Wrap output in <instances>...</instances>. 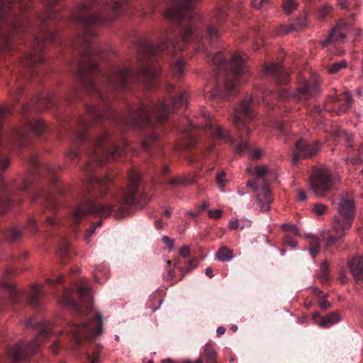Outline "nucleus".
I'll return each instance as SVG.
<instances>
[{"instance_id":"nucleus-20","label":"nucleus","mask_w":363,"mask_h":363,"mask_svg":"<svg viewBox=\"0 0 363 363\" xmlns=\"http://www.w3.org/2000/svg\"><path fill=\"white\" fill-rule=\"evenodd\" d=\"M320 92V84L317 79L306 81L298 86L296 92L291 96L296 101L304 102L315 97Z\"/></svg>"},{"instance_id":"nucleus-34","label":"nucleus","mask_w":363,"mask_h":363,"mask_svg":"<svg viewBox=\"0 0 363 363\" xmlns=\"http://www.w3.org/2000/svg\"><path fill=\"white\" fill-rule=\"evenodd\" d=\"M255 174L256 182H259L261 183V180H263L264 184H267L265 180L268 177L269 170L266 166L257 167L255 170Z\"/></svg>"},{"instance_id":"nucleus-2","label":"nucleus","mask_w":363,"mask_h":363,"mask_svg":"<svg viewBox=\"0 0 363 363\" xmlns=\"http://www.w3.org/2000/svg\"><path fill=\"white\" fill-rule=\"evenodd\" d=\"M140 177L135 171L129 173V185L123 196L116 201L113 206L109 203L101 204L97 203L90 195V190H86L82 196V201L77 209L73 212L71 220L73 224H78L82 218L89 215H99L106 218L113 213L116 218H123L129 213L130 207L135 204V195L137 192Z\"/></svg>"},{"instance_id":"nucleus-55","label":"nucleus","mask_w":363,"mask_h":363,"mask_svg":"<svg viewBox=\"0 0 363 363\" xmlns=\"http://www.w3.org/2000/svg\"><path fill=\"white\" fill-rule=\"evenodd\" d=\"M21 232L15 228H12L10 231L9 236L12 240H16L18 239L21 237Z\"/></svg>"},{"instance_id":"nucleus-44","label":"nucleus","mask_w":363,"mask_h":363,"mask_svg":"<svg viewBox=\"0 0 363 363\" xmlns=\"http://www.w3.org/2000/svg\"><path fill=\"white\" fill-rule=\"evenodd\" d=\"M225 178H226V174L223 172L217 174L216 183H217L218 188L220 189V190L221 191H224L225 182V179H226Z\"/></svg>"},{"instance_id":"nucleus-29","label":"nucleus","mask_w":363,"mask_h":363,"mask_svg":"<svg viewBox=\"0 0 363 363\" xmlns=\"http://www.w3.org/2000/svg\"><path fill=\"white\" fill-rule=\"evenodd\" d=\"M41 295V287L38 284L33 285L28 297L29 303L33 306H38L39 305Z\"/></svg>"},{"instance_id":"nucleus-33","label":"nucleus","mask_w":363,"mask_h":363,"mask_svg":"<svg viewBox=\"0 0 363 363\" xmlns=\"http://www.w3.org/2000/svg\"><path fill=\"white\" fill-rule=\"evenodd\" d=\"M185 66V62L183 58H178L172 65V72L176 77H180L183 72Z\"/></svg>"},{"instance_id":"nucleus-25","label":"nucleus","mask_w":363,"mask_h":363,"mask_svg":"<svg viewBox=\"0 0 363 363\" xmlns=\"http://www.w3.org/2000/svg\"><path fill=\"white\" fill-rule=\"evenodd\" d=\"M356 283L363 284V255L354 257L347 262Z\"/></svg>"},{"instance_id":"nucleus-53","label":"nucleus","mask_w":363,"mask_h":363,"mask_svg":"<svg viewBox=\"0 0 363 363\" xmlns=\"http://www.w3.org/2000/svg\"><path fill=\"white\" fill-rule=\"evenodd\" d=\"M208 216L211 218L218 219L219 218H220V216L222 215V211L219 210V209L210 210V211H208Z\"/></svg>"},{"instance_id":"nucleus-38","label":"nucleus","mask_w":363,"mask_h":363,"mask_svg":"<svg viewBox=\"0 0 363 363\" xmlns=\"http://www.w3.org/2000/svg\"><path fill=\"white\" fill-rule=\"evenodd\" d=\"M194 180L189 177H180V178H174L171 180H169L167 182V184L169 185H175V184H180V185H191L194 183Z\"/></svg>"},{"instance_id":"nucleus-7","label":"nucleus","mask_w":363,"mask_h":363,"mask_svg":"<svg viewBox=\"0 0 363 363\" xmlns=\"http://www.w3.org/2000/svg\"><path fill=\"white\" fill-rule=\"evenodd\" d=\"M158 74V70L150 62H142L140 71H135L128 68H121L118 70H113L106 77V86H110L111 89L118 88H125L128 81L130 78H134L139 81H146L154 79Z\"/></svg>"},{"instance_id":"nucleus-17","label":"nucleus","mask_w":363,"mask_h":363,"mask_svg":"<svg viewBox=\"0 0 363 363\" xmlns=\"http://www.w3.org/2000/svg\"><path fill=\"white\" fill-rule=\"evenodd\" d=\"M225 5H219L211 13L210 23L207 27L206 36L211 43H214L219 37L220 30L219 26L225 21L227 12L225 10Z\"/></svg>"},{"instance_id":"nucleus-1","label":"nucleus","mask_w":363,"mask_h":363,"mask_svg":"<svg viewBox=\"0 0 363 363\" xmlns=\"http://www.w3.org/2000/svg\"><path fill=\"white\" fill-rule=\"evenodd\" d=\"M112 5L103 4L98 0H84L73 11L70 16L72 21L83 26L82 36L74 43L78 47L82 55L79 67V77L87 91H93L102 99L105 97L101 92V88L96 84L92 78L88 77L89 72L96 70L97 65L93 59L98 52L96 45L89 41V38L96 34L95 27L113 21L117 17V11L122 9L126 0H111Z\"/></svg>"},{"instance_id":"nucleus-19","label":"nucleus","mask_w":363,"mask_h":363,"mask_svg":"<svg viewBox=\"0 0 363 363\" xmlns=\"http://www.w3.org/2000/svg\"><path fill=\"white\" fill-rule=\"evenodd\" d=\"M247 186L250 188H254L255 191H257V201L260 205V211L262 212H267L269 211V205L272 202L271 199V190L269 188L268 184H263L260 186L259 182L247 181L246 183Z\"/></svg>"},{"instance_id":"nucleus-32","label":"nucleus","mask_w":363,"mask_h":363,"mask_svg":"<svg viewBox=\"0 0 363 363\" xmlns=\"http://www.w3.org/2000/svg\"><path fill=\"white\" fill-rule=\"evenodd\" d=\"M216 256L220 262H228L233 258V251L226 247H223L218 250Z\"/></svg>"},{"instance_id":"nucleus-49","label":"nucleus","mask_w":363,"mask_h":363,"mask_svg":"<svg viewBox=\"0 0 363 363\" xmlns=\"http://www.w3.org/2000/svg\"><path fill=\"white\" fill-rule=\"evenodd\" d=\"M10 165V160L6 157H0V169H6ZM2 180V176L0 174V182Z\"/></svg>"},{"instance_id":"nucleus-37","label":"nucleus","mask_w":363,"mask_h":363,"mask_svg":"<svg viewBox=\"0 0 363 363\" xmlns=\"http://www.w3.org/2000/svg\"><path fill=\"white\" fill-rule=\"evenodd\" d=\"M337 137L340 141H345L348 146H351V142L352 141V135L346 130L339 129L336 130Z\"/></svg>"},{"instance_id":"nucleus-8","label":"nucleus","mask_w":363,"mask_h":363,"mask_svg":"<svg viewBox=\"0 0 363 363\" xmlns=\"http://www.w3.org/2000/svg\"><path fill=\"white\" fill-rule=\"evenodd\" d=\"M121 152L109 135L104 133L92 142L87 152L89 164L86 167V170L91 171V163L101 166L106 162L118 157Z\"/></svg>"},{"instance_id":"nucleus-39","label":"nucleus","mask_w":363,"mask_h":363,"mask_svg":"<svg viewBox=\"0 0 363 363\" xmlns=\"http://www.w3.org/2000/svg\"><path fill=\"white\" fill-rule=\"evenodd\" d=\"M320 274L319 279L322 283H327L330 280V274L328 272V264L327 262H323L320 266Z\"/></svg>"},{"instance_id":"nucleus-12","label":"nucleus","mask_w":363,"mask_h":363,"mask_svg":"<svg viewBox=\"0 0 363 363\" xmlns=\"http://www.w3.org/2000/svg\"><path fill=\"white\" fill-rule=\"evenodd\" d=\"M340 180V177L333 174L330 169L322 167L313 174L310 182V189L317 196H325L332 189L333 185Z\"/></svg>"},{"instance_id":"nucleus-45","label":"nucleus","mask_w":363,"mask_h":363,"mask_svg":"<svg viewBox=\"0 0 363 363\" xmlns=\"http://www.w3.org/2000/svg\"><path fill=\"white\" fill-rule=\"evenodd\" d=\"M327 209V206L322 204V203H315L313 205V207L312 208V211L313 213L316 216H322L325 213V211Z\"/></svg>"},{"instance_id":"nucleus-42","label":"nucleus","mask_w":363,"mask_h":363,"mask_svg":"<svg viewBox=\"0 0 363 363\" xmlns=\"http://www.w3.org/2000/svg\"><path fill=\"white\" fill-rule=\"evenodd\" d=\"M347 63L345 60H341L338 62L333 63L328 69V72L330 74H336L340 69L346 67Z\"/></svg>"},{"instance_id":"nucleus-11","label":"nucleus","mask_w":363,"mask_h":363,"mask_svg":"<svg viewBox=\"0 0 363 363\" xmlns=\"http://www.w3.org/2000/svg\"><path fill=\"white\" fill-rule=\"evenodd\" d=\"M27 325L39 330L38 336L36 339L29 344L19 343L16 345L9 352V358L13 361L23 360L28 356L34 354L39 347L38 340L46 337L50 333L49 327L44 322H34L30 320L28 321Z\"/></svg>"},{"instance_id":"nucleus-6","label":"nucleus","mask_w":363,"mask_h":363,"mask_svg":"<svg viewBox=\"0 0 363 363\" xmlns=\"http://www.w3.org/2000/svg\"><path fill=\"white\" fill-rule=\"evenodd\" d=\"M198 0H173L171 6L167 9L165 17L174 22L186 21V25L181 31L183 43H187L196 38V23L194 19L196 16L194 11Z\"/></svg>"},{"instance_id":"nucleus-51","label":"nucleus","mask_w":363,"mask_h":363,"mask_svg":"<svg viewBox=\"0 0 363 363\" xmlns=\"http://www.w3.org/2000/svg\"><path fill=\"white\" fill-rule=\"evenodd\" d=\"M163 242L168 247L169 250L172 251L174 248V241L167 235H164L162 238Z\"/></svg>"},{"instance_id":"nucleus-16","label":"nucleus","mask_w":363,"mask_h":363,"mask_svg":"<svg viewBox=\"0 0 363 363\" xmlns=\"http://www.w3.org/2000/svg\"><path fill=\"white\" fill-rule=\"evenodd\" d=\"M110 114L109 108L106 105L101 107L91 106L87 108V116L82 118L79 124V130L77 133L79 140H82L85 137L84 129L89 126L94 121L108 117Z\"/></svg>"},{"instance_id":"nucleus-30","label":"nucleus","mask_w":363,"mask_h":363,"mask_svg":"<svg viewBox=\"0 0 363 363\" xmlns=\"http://www.w3.org/2000/svg\"><path fill=\"white\" fill-rule=\"evenodd\" d=\"M77 291L79 296L87 301L86 308H91V294L89 287L86 284L81 283L77 286Z\"/></svg>"},{"instance_id":"nucleus-10","label":"nucleus","mask_w":363,"mask_h":363,"mask_svg":"<svg viewBox=\"0 0 363 363\" xmlns=\"http://www.w3.org/2000/svg\"><path fill=\"white\" fill-rule=\"evenodd\" d=\"M18 4L21 6L19 0H0V23H7L13 30H17L20 25V21L13 12V9ZM11 44L10 31L1 28L0 29V48L4 50L10 48Z\"/></svg>"},{"instance_id":"nucleus-56","label":"nucleus","mask_w":363,"mask_h":363,"mask_svg":"<svg viewBox=\"0 0 363 363\" xmlns=\"http://www.w3.org/2000/svg\"><path fill=\"white\" fill-rule=\"evenodd\" d=\"M348 160L353 164H357L359 162H363V146L359 150V157L350 158V159H348Z\"/></svg>"},{"instance_id":"nucleus-5","label":"nucleus","mask_w":363,"mask_h":363,"mask_svg":"<svg viewBox=\"0 0 363 363\" xmlns=\"http://www.w3.org/2000/svg\"><path fill=\"white\" fill-rule=\"evenodd\" d=\"M337 211L338 214L334 216L332 228L325 238L327 247L341 240L351 228L354 218L353 198L347 194L342 195Z\"/></svg>"},{"instance_id":"nucleus-61","label":"nucleus","mask_w":363,"mask_h":363,"mask_svg":"<svg viewBox=\"0 0 363 363\" xmlns=\"http://www.w3.org/2000/svg\"><path fill=\"white\" fill-rule=\"evenodd\" d=\"M275 128L281 133H285L286 124H284L283 122L277 121L276 123Z\"/></svg>"},{"instance_id":"nucleus-46","label":"nucleus","mask_w":363,"mask_h":363,"mask_svg":"<svg viewBox=\"0 0 363 363\" xmlns=\"http://www.w3.org/2000/svg\"><path fill=\"white\" fill-rule=\"evenodd\" d=\"M102 224L101 220L97 221L93 226H91L87 231V233L85 236V240L86 242H90L91 235L94 233V231L96 228L100 227Z\"/></svg>"},{"instance_id":"nucleus-60","label":"nucleus","mask_w":363,"mask_h":363,"mask_svg":"<svg viewBox=\"0 0 363 363\" xmlns=\"http://www.w3.org/2000/svg\"><path fill=\"white\" fill-rule=\"evenodd\" d=\"M180 255L183 257H186L189 255L190 249L187 246H183L179 250Z\"/></svg>"},{"instance_id":"nucleus-31","label":"nucleus","mask_w":363,"mask_h":363,"mask_svg":"<svg viewBox=\"0 0 363 363\" xmlns=\"http://www.w3.org/2000/svg\"><path fill=\"white\" fill-rule=\"evenodd\" d=\"M108 182L109 179L107 178H98L96 177L89 178L90 185L94 189H98L101 194H102L104 189H106Z\"/></svg>"},{"instance_id":"nucleus-59","label":"nucleus","mask_w":363,"mask_h":363,"mask_svg":"<svg viewBox=\"0 0 363 363\" xmlns=\"http://www.w3.org/2000/svg\"><path fill=\"white\" fill-rule=\"evenodd\" d=\"M166 264H167L166 270L167 272V274L164 277V278L166 279H171L172 277V276H173L172 272V264H171V262L169 260H167L166 262Z\"/></svg>"},{"instance_id":"nucleus-21","label":"nucleus","mask_w":363,"mask_h":363,"mask_svg":"<svg viewBox=\"0 0 363 363\" xmlns=\"http://www.w3.org/2000/svg\"><path fill=\"white\" fill-rule=\"evenodd\" d=\"M30 181L28 179H24L23 184L16 188L13 184H9L6 189L0 195V213L6 212L12 205L11 200V196L14 198L16 189L26 191L28 190Z\"/></svg>"},{"instance_id":"nucleus-58","label":"nucleus","mask_w":363,"mask_h":363,"mask_svg":"<svg viewBox=\"0 0 363 363\" xmlns=\"http://www.w3.org/2000/svg\"><path fill=\"white\" fill-rule=\"evenodd\" d=\"M79 156V152L76 149L69 150L67 154V158L70 160H74Z\"/></svg>"},{"instance_id":"nucleus-15","label":"nucleus","mask_w":363,"mask_h":363,"mask_svg":"<svg viewBox=\"0 0 363 363\" xmlns=\"http://www.w3.org/2000/svg\"><path fill=\"white\" fill-rule=\"evenodd\" d=\"M251 97L242 100L234 110L233 123L240 134H246L250 135L251 128L246 121H250L253 118L251 111L250 103Z\"/></svg>"},{"instance_id":"nucleus-43","label":"nucleus","mask_w":363,"mask_h":363,"mask_svg":"<svg viewBox=\"0 0 363 363\" xmlns=\"http://www.w3.org/2000/svg\"><path fill=\"white\" fill-rule=\"evenodd\" d=\"M63 298V304L72 306L77 310H80L79 306L74 303V300L71 297V292L69 290H65Z\"/></svg>"},{"instance_id":"nucleus-40","label":"nucleus","mask_w":363,"mask_h":363,"mask_svg":"<svg viewBox=\"0 0 363 363\" xmlns=\"http://www.w3.org/2000/svg\"><path fill=\"white\" fill-rule=\"evenodd\" d=\"M298 4L295 0H284L282 8L285 13L290 14L296 9Z\"/></svg>"},{"instance_id":"nucleus-4","label":"nucleus","mask_w":363,"mask_h":363,"mask_svg":"<svg viewBox=\"0 0 363 363\" xmlns=\"http://www.w3.org/2000/svg\"><path fill=\"white\" fill-rule=\"evenodd\" d=\"M186 96L182 94L171 102L162 101L157 106H145L141 105L137 110L130 113L129 118L123 123L128 125H148L151 124L150 116L162 122L175 108L186 106Z\"/></svg>"},{"instance_id":"nucleus-14","label":"nucleus","mask_w":363,"mask_h":363,"mask_svg":"<svg viewBox=\"0 0 363 363\" xmlns=\"http://www.w3.org/2000/svg\"><path fill=\"white\" fill-rule=\"evenodd\" d=\"M175 45L170 38L163 40L157 47H152L145 38H140L136 45L137 57L139 60H149L156 54L167 51L170 53Z\"/></svg>"},{"instance_id":"nucleus-26","label":"nucleus","mask_w":363,"mask_h":363,"mask_svg":"<svg viewBox=\"0 0 363 363\" xmlns=\"http://www.w3.org/2000/svg\"><path fill=\"white\" fill-rule=\"evenodd\" d=\"M307 26V18L305 14L301 16L296 21L295 24H291L288 26H281L280 27L279 30L278 31V34L281 33H289L290 32L298 30L303 29L306 28Z\"/></svg>"},{"instance_id":"nucleus-23","label":"nucleus","mask_w":363,"mask_h":363,"mask_svg":"<svg viewBox=\"0 0 363 363\" xmlns=\"http://www.w3.org/2000/svg\"><path fill=\"white\" fill-rule=\"evenodd\" d=\"M350 28L349 24L345 21H341L330 31L328 38L322 41L323 46H327L329 43H337L342 42L345 35H348Z\"/></svg>"},{"instance_id":"nucleus-36","label":"nucleus","mask_w":363,"mask_h":363,"mask_svg":"<svg viewBox=\"0 0 363 363\" xmlns=\"http://www.w3.org/2000/svg\"><path fill=\"white\" fill-rule=\"evenodd\" d=\"M29 127L35 134H40L45 128V123L40 119H35L29 122Z\"/></svg>"},{"instance_id":"nucleus-22","label":"nucleus","mask_w":363,"mask_h":363,"mask_svg":"<svg viewBox=\"0 0 363 363\" xmlns=\"http://www.w3.org/2000/svg\"><path fill=\"white\" fill-rule=\"evenodd\" d=\"M319 150L317 143L311 144L306 143L303 140H299L296 143V150L294 153L292 162L296 164L299 159L308 158L315 155Z\"/></svg>"},{"instance_id":"nucleus-13","label":"nucleus","mask_w":363,"mask_h":363,"mask_svg":"<svg viewBox=\"0 0 363 363\" xmlns=\"http://www.w3.org/2000/svg\"><path fill=\"white\" fill-rule=\"evenodd\" d=\"M55 38V33L51 31H47L42 26L40 33L34 39L33 45L29 53L22 60L21 64L24 67L31 68L34 65L43 62V58L41 51L44 45L49 40H52Z\"/></svg>"},{"instance_id":"nucleus-62","label":"nucleus","mask_w":363,"mask_h":363,"mask_svg":"<svg viewBox=\"0 0 363 363\" xmlns=\"http://www.w3.org/2000/svg\"><path fill=\"white\" fill-rule=\"evenodd\" d=\"M320 247L319 240L316 238H311L309 241V247Z\"/></svg>"},{"instance_id":"nucleus-41","label":"nucleus","mask_w":363,"mask_h":363,"mask_svg":"<svg viewBox=\"0 0 363 363\" xmlns=\"http://www.w3.org/2000/svg\"><path fill=\"white\" fill-rule=\"evenodd\" d=\"M0 284L4 289H6L9 293V295H10L11 298H12V300L13 301H16V300L14 298V297H13V296L16 293V286L12 283H11L10 281H9L7 280L1 281Z\"/></svg>"},{"instance_id":"nucleus-35","label":"nucleus","mask_w":363,"mask_h":363,"mask_svg":"<svg viewBox=\"0 0 363 363\" xmlns=\"http://www.w3.org/2000/svg\"><path fill=\"white\" fill-rule=\"evenodd\" d=\"M344 96L346 100V102L340 105L338 108L335 111L337 114H342L347 111L349 110V108L351 107L352 104V99L350 94L348 91L344 92Z\"/></svg>"},{"instance_id":"nucleus-9","label":"nucleus","mask_w":363,"mask_h":363,"mask_svg":"<svg viewBox=\"0 0 363 363\" xmlns=\"http://www.w3.org/2000/svg\"><path fill=\"white\" fill-rule=\"evenodd\" d=\"M86 315L87 320L81 323H73L67 331L77 344L83 338L94 339L102 331L103 318L101 314L89 311Z\"/></svg>"},{"instance_id":"nucleus-27","label":"nucleus","mask_w":363,"mask_h":363,"mask_svg":"<svg viewBox=\"0 0 363 363\" xmlns=\"http://www.w3.org/2000/svg\"><path fill=\"white\" fill-rule=\"evenodd\" d=\"M203 358L206 363H217V354L211 343L208 342L204 345Z\"/></svg>"},{"instance_id":"nucleus-64","label":"nucleus","mask_w":363,"mask_h":363,"mask_svg":"<svg viewBox=\"0 0 363 363\" xmlns=\"http://www.w3.org/2000/svg\"><path fill=\"white\" fill-rule=\"evenodd\" d=\"M251 155L253 159L257 160L261 157V151L258 149H255L251 151Z\"/></svg>"},{"instance_id":"nucleus-48","label":"nucleus","mask_w":363,"mask_h":363,"mask_svg":"<svg viewBox=\"0 0 363 363\" xmlns=\"http://www.w3.org/2000/svg\"><path fill=\"white\" fill-rule=\"evenodd\" d=\"M100 350L96 349L91 355L86 354V358L90 363H98L99 359Z\"/></svg>"},{"instance_id":"nucleus-52","label":"nucleus","mask_w":363,"mask_h":363,"mask_svg":"<svg viewBox=\"0 0 363 363\" xmlns=\"http://www.w3.org/2000/svg\"><path fill=\"white\" fill-rule=\"evenodd\" d=\"M247 143L243 140H241L240 143L235 147V151L237 153H242L247 150Z\"/></svg>"},{"instance_id":"nucleus-18","label":"nucleus","mask_w":363,"mask_h":363,"mask_svg":"<svg viewBox=\"0 0 363 363\" xmlns=\"http://www.w3.org/2000/svg\"><path fill=\"white\" fill-rule=\"evenodd\" d=\"M201 114L206 119V122L203 128L214 138L222 140L226 143H233L234 138L230 135L228 130H223L220 126L217 125L211 121V113L205 109L201 111Z\"/></svg>"},{"instance_id":"nucleus-24","label":"nucleus","mask_w":363,"mask_h":363,"mask_svg":"<svg viewBox=\"0 0 363 363\" xmlns=\"http://www.w3.org/2000/svg\"><path fill=\"white\" fill-rule=\"evenodd\" d=\"M264 72L267 75L272 76L279 85L286 84L289 82V74L283 67L277 64L265 65Z\"/></svg>"},{"instance_id":"nucleus-54","label":"nucleus","mask_w":363,"mask_h":363,"mask_svg":"<svg viewBox=\"0 0 363 363\" xmlns=\"http://www.w3.org/2000/svg\"><path fill=\"white\" fill-rule=\"evenodd\" d=\"M327 294L324 295V297L321 298L319 304L320 307L323 310H327L330 307V303L326 300Z\"/></svg>"},{"instance_id":"nucleus-57","label":"nucleus","mask_w":363,"mask_h":363,"mask_svg":"<svg viewBox=\"0 0 363 363\" xmlns=\"http://www.w3.org/2000/svg\"><path fill=\"white\" fill-rule=\"evenodd\" d=\"M240 220H232L229 223L228 227L231 230H235L238 228H240L241 229L244 228V225H240Z\"/></svg>"},{"instance_id":"nucleus-63","label":"nucleus","mask_w":363,"mask_h":363,"mask_svg":"<svg viewBox=\"0 0 363 363\" xmlns=\"http://www.w3.org/2000/svg\"><path fill=\"white\" fill-rule=\"evenodd\" d=\"M283 228L287 230L293 231L296 235L298 234V228L295 225L285 224Z\"/></svg>"},{"instance_id":"nucleus-47","label":"nucleus","mask_w":363,"mask_h":363,"mask_svg":"<svg viewBox=\"0 0 363 363\" xmlns=\"http://www.w3.org/2000/svg\"><path fill=\"white\" fill-rule=\"evenodd\" d=\"M283 242L285 245L289 246L292 248H296L297 242L289 235H286L283 238Z\"/></svg>"},{"instance_id":"nucleus-50","label":"nucleus","mask_w":363,"mask_h":363,"mask_svg":"<svg viewBox=\"0 0 363 363\" xmlns=\"http://www.w3.org/2000/svg\"><path fill=\"white\" fill-rule=\"evenodd\" d=\"M252 5L257 9H260L269 2V0H251Z\"/></svg>"},{"instance_id":"nucleus-3","label":"nucleus","mask_w":363,"mask_h":363,"mask_svg":"<svg viewBox=\"0 0 363 363\" xmlns=\"http://www.w3.org/2000/svg\"><path fill=\"white\" fill-rule=\"evenodd\" d=\"M211 59L218 71L223 72L225 77L223 82L211 91L209 97L225 99L236 94L242 78L247 73L243 58L239 53H235L229 61H226L223 53L218 52L213 55Z\"/></svg>"},{"instance_id":"nucleus-28","label":"nucleus","mask_w":363,"mask_h":363,"mask_svg":"<svg viewBox=\"0 0 363 363\" xmlns=\"http://www.w3.org/2000/svg\"><path fill=\"white\" fill-rule=\"evenodd\" d=\"M340 320V317L337 313H331L322 317L321 320L318 323L320 328H329Z\"/></svg>"}]
</instances>
